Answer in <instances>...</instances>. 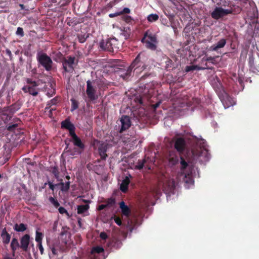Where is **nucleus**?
Instances as JSON below:
<instances>
[{
    "instance_id": "1",
    "label": "nucleus",
    "mask_w": 259,
    "mask_h": 259,
    "mask_svg": "<svg viewBox=\"0 0 259 259\" xmlns=\"http://www.w3.org/2000/svg\"><path fill=\"white\" fill-rule=\"evenodd\" d=\"M146 57L143 53H139L133 60L130 66L137 73L144 70L147 67L146 64Z\"/></svg>"
},
{
    "instance_id": "2",
    "label": "nucleus",
    "mask_w": 259,
    "mask_h": 259,
    "mask_svg": "<svg viewBox=\"0 0 259 259\" xmlns=\"http://www.w3.org/2000/svg\"><path fill=\"white\" fill-rule=\"evenodd\" d=\"M141 41L145 45L147 49L152 51H155L157 48L158 41L156 35L148 30L144 33Z\"/></svg>"
},
{
    "instance_id": "3",
    "label": "nucleus",
    "mask_w": 259,
    "mask_h": 259,
    "mask_svg": "<svg viewBox=\"0 0 259 259\" xmlns=\"http://www.w3.org/2000/svg\"><path fill=\"white\" fill-rule=\"evenodd\" d=\"M36 60L38 65L43 67L46 71H50L53 67V61L51 58L45 53L39 51L37 53Z\"/></svg>"
},
{
    "instance_id": "4",
    "label": "nucleus",
    "mask_w": 259,
    "mask_h": 259,
    "mask_svg": "<svg viewBox=\"0 0 259 259\" xmlns=\"http://www.w3.org/2000/svg\"><path fill=\"white\" fill-rule=\"evenodd\" d=\"M26 82L27 84L23 87L22 88V91L25 93H28L33 97L37 96L40 91V89L38 88V83L29 78L26 79Z\"/></svg>"
},
{
    "instance_id": "5",
    "label": "nucleus",
    "mask_w": 259,
    "mask_h": 259,
    "mask_svg": "<svg viewBox=\"0 0 259 259\" xmlns=\"http://www.w3.org/2000/svg\"><path fill=\"white\" fill-rule=\"evenodd\" d=\"M181 170L185 175L184 181L186 183L192 184L193 180L192 176V167L189 165L183 157H180Z\"/></svg>"
},
{
    "instance_id": "6",
    "label": "nucleus",
    "mask_w": 259,
    "mask_h": 259,
    "mask_svg": "<svg viewBox=\"0 0 259 259\" xmlns=\"http://www.w3.org/2000/svg\"><path fill=\"white\" fill-rule=\"evenodd\" d=\"M118 40L114 38L103 39L100 43L101 49L104 51L113 52L114 49H118Z\"/></svg>"
},
{
    "instance_id": "7",
    "label": "nucleus",
    "mask_w": 259,
    "mask_h": 259,
    "mask_svg": "<svg viewBox=\"0 0 259 259\" xmlns=\"http://www.w3.org/2000/svg\"><path fill=\"white\" fill-rule=\"evenodd\" d=\"M75 57L69 56L62 60L63 68L65 72L72 73L74 71Z\"/></svg>"
},
{
    "instance_id": "8",
    "label": "nucleus",
    "mask_w": 259,
    "mask_h": 259,
    "mask_svg": "<svg viewBox=\"0 0 259 259\" xmlns=\"http://www.w3.org/2000/svg\"><path fill=\"white\" fill-rule=\"evenodd\" d=\"M86 93L90 101H92L97 99V97H96V88L94 81L89 80L87 81Z\"/></svg>"
},
{
    "instance_id": "9",
    "label": "nucleus",
    "mask_w": 259,
    "mask_h": 259,
    "mask_svg": "<svg viewBox=\"0 0 259 259\" xmlns=\"http://www.w3.org/2000/svg\"><path fill=\"white\" fill-rule=\"evenodd\" d=\"M232 13V11L229 9H224L221 7H216L211 14V17L215 20L224 17L228 14Z\"/></svg>"
},
{
    "instance_id": "10",
    "label": "nucleus",
    "mask_w": 259,
    "mask_h": 259,
    "mask_svg": "<svg viewBox=\"0 0 259 259\" xmlns=\"http://www.w3.org/2000/svg\"><path fill=\"white\" fill-rule=\"evenodd\" d=\"M120 122L121 126L119 132L121 134L128 130L132 125L131 119L127 115H122L120 118Z\"/></svg>"
},
{
    "instance_id": "11",
    "label": "nucleus",
    "mask_w": 259,
    "mask_h": 259,
    "mask_svg": "<svg viewBox=\"0 0 259 259\" xmlns=\"http://www.w3.org/2000/svg\"><path fill=\"white\" fill-rule=\"evenodd\" d=\"M174 147L178 152L183 153L186 147V142L184 138H177L175 141Z\"/></svg>"
},
{
    "instance_id": "12",
    "label": "nucleus",
    "mask_w": 259,
    "mask_h": 259,
    "mask_svg": "<svg viewBox=\"0 0 259 259\" xmlns=\"http://www.w3.org/2000/svg\"><path fill=\"white\" fill-rule=\"evenodd\" d=\"M175 189V183L174 180L167 181L163 186V190L166 194L174 193Z\"/></svg>"
},
{
    "instance_id": "13",
    "label": "nucleus",
    "mask_w": 259,
    "mask_h": 259,
    "mask_svg": "<svg viewBox=\"0 0 259 259\" xmlns=\"http://www.w3.org/2000/svg\"><path fill=\"white\" fill-rule=\"evenodd\" d=\"M108 149V145L105 143H102L98 147V153L102 160H106L108 157L106 153Z\"/></svg>"
},
{
    "instance_id": "14",
    "label": "nucleus",
    "mask_w": 259,
    "mask_h": 259,
    "mask_svg": "<svg viewBox=\"0 0 259 259\" xmlns=\"http://www.w3.org/2000/svg\"><path fill=\"white\" fill-rule=\"evenodd\" d=\"M30 243V236L25 234L20 238V248L24 251H27Z\"/></svg>"
},
{
    "instance_id": "15",
    "label": "nucleus",
    "mask_w": 259,
    "mask_h": 259,
    "mask_svg": "<svg viewBox=\"0 0 259 259\" xmlns=\"http://www.w3.org/2000/svg\"><path fill=\"white\" fill-rule=\"evenodd\" d=\"M1 237L4 244L7 245L10 243L11 240V235L7 232L6 228L2 229Z\"/></svg>"
},
{
    "instance_id": "16",
    "label": "nucleus",
    "mask_w": 259,
    "mask_h": 259,
    "mask_svg": "<svg viewBox=\"0 0 259 259\" xmlns=\"http://www.w3.org/2000/svg\"><path fill=\"white\" fill-rule=\"evenodd\" d=\"M130 178H132L131 175H129L128 176H126L120 184V189L123 193H125L128 190V185L130 183Z\"/></svg>"
},
{
    "instance_id": "17",
    "label": "nucleus",
    "mask_w": 259,
    "mask_h": 259,
    "mask_svg": "<svg viewBox=\"0 0 259 259\" xmlns=\"http://www.w3.org/2000/svg\"><path fill=\"white\" fill-rule=\"evenodd\" d=\"M73 145L78 148L77 153L80 154L85 148L84 144L82 142L81 139L77 136L72 140Z\"/></svg>"
},
{
    "instance_id": "18",
    "label": "nucleus",
    "mask_w": 259,
    "mask_h": 259,
    "mask_svg": "<svg viewBox=\"0 0 259 259\" xmlns=\"http://www.w3.org/2000/svg\"><path fill=\"white\" fill-rule=\"evenodd\" d=\"M10 247L12 252V255L14 257L15 256L16 251L19 248H20V243H19L17 238L15 237L12 238L10 244Z\"/></svg>"
},
{
    "instance_id": "19",
    "label": "nucleus",
    "mask_w": 259,
    "mask_h": 259,
    "mask_svg": "<svg viewBox=\"0 0 259 259\" xmlns=\"http://www.w3.org/2000/svg\"><path fill=\"white\" fill-rule=\"evenodd\" d=\"M226 44V39L222 38L220 39L217 44L211 46L210 50L212 51H217L219 49L223 48Z\"/></svg>"
},
{
    "instance_id": "20",
    "label": "nucleus",
    "mask_w": 259,
    "mask_h": 259,
    "mask_svg": "<svg viewBox=\"0 0 259 259\" xmlns=\"http://www.w3.org/2000/svg\"><path fill=\"white\" fill-rule=\"evenodd\" d=\"M132 71L133 69L130 66L126 69H123V70L121 71L120 76L124 80H127L131 76Z\"/></svg>"
},
{
    "instance_id": "21",
    "label": "nucleus",
    "mask_w": 259,
    "mask_h": 259,
    "mask_svg": "<svg viewBox=\"0 0 259 259\" xmlns=\"http://www.w3.org/2000/svg\"><path fill=\"white\" fill-rule=\"evenodd\" d=\"M119 206L123 215L126 217H128L131 214V210L130 208L126 205H125L124 202L121 201L119 203Z\"/></svg>"
},
{
    "instance_id": "22",
    "label": "nucleus",
    "mask_w": 259,
    "mask_h": 259,
    "mask_svg": "<svg viewBox=\"0 0 259 259\" xmlns=\"http://www.w3.org/2000/svg\"><path fill=\"white\" fill-rule=\"evenodd\" d=\"M212 67H200L198 65H190L187 66L185 68V71L187 72L194 71V70H200L205 69H211Z\"/></svg>"
},
{
    "instance_id": "23",
    "label": "nucleus",
    "mask_w": 259,
    "mask_h": 259,
    "mask_svg": "<svg viewBox=\"0 0 259 259\" xmlns=\"http://www.w3.org/2000/svg\"><path fill=\"white\" fill-rule=\"evenodd\" d=\"M61 127L65 128L67 130H69L71 128L74 127V125L73 123H72L70 120L68 118L66 119L65 120L62 121L61 122Z\"/></svg>"
},
{
    "instance_id": "24",
    "label": "nucleus",
    "mask_w": 259,
    "mask_h": 259,
    "mask_svg": "<svg viewBox=\"0 0 259 259\" xmlns=\"http://www.w3.org/2000/svg\"><path fill=\"white\" fill-rule=\"evenodd\" d=\"M70 182L68 181L64 184L62 182V180H61V182L56 184V186H60V189L62 192H67L68 191L70 188Z\"/></svg>"
},
{
    "instance_id": "25",
    "label": "nucleus",
    "mask_w": 259,
    "mask_h": 259,
    "mask_svg": "<svg viewBox=\"0 0 259 259\" xmlns=\"http://www.w3.org/2000/svg\"><path fill=\"white\" fill-rule=\"evenodd\" d=\"M248 64L250 69L252 70V71L255 72V71H258V69L254 64V58L253 55L249 56Z\"/></svg>"
},
{
    "instance_id": "26",
    "label": "nucleus",
    "mask_w": 259,
    "mask_h": 259,
    "mask_svg": "<svg viewBox=\"0 0 259 259\" xmlns=\"http://www.w3.org/2000/svg\"><path fill=\"white\" fill-rule=\"evenodd\" d=\"M13 229L17 232H24L27 229V226L23 223H21L20 224H15Z\"/></svg>"
},
{
    "instance_id": "27",
    "label": "nucleus",
    "mask_w": 259,
    "mask_h": 259,
    "mask_svg": "<svg viewBox=\"0 0 259 259\" xmlns=\"http://www.w3.org/2000/svg\"><path fill=\"white\" fill-rule=\"evenodd\" d=\"M10 106L11 108V113L13 114L20 109L21 107V104L19 101H17Z\"/></svg>"
},
{
    "instance_id": "28",
    "label": "nucleus",
    "mask_w": 259,
    "mask_h": 259,
    "mask_svg": "<svg viewBox=\"0 0 259 259\" xmlns=\"http://www.w3.org/2000/svg\"><path fill=\"white\" fill-rule=\"evenodd\" d=\"M90 206L88 204L80 205L77 206V213L78 214H82L87 211Z\"/></svg>"
},
{
    "instance_id": "29",
    "label": "nucleus",
    "mask_w": 259,
    "mask_h": 259,
    "mask_svg": "<svg viewBox=\"0 0 259 259\" xmlns=\"http://www.w3.org/2000/svg\"><path fill=\"white\" fill-rule=\"evenodd\" d=\"M122 31V32L121 33V34L124 36L125 39H128L131 33V29L129 27H124Z\"/></svg>"
},
{
    "instance_id": "30",
    "label": "nucleus",
    "mask_w": 259,
    "mask_h": 259,
    "mask_svg": "<svg viewBox=\"0 0 259 259\" xmlns=\"http://www.w3.org/2000/svg\"><path fill=\"white\" fill-rule=\"evenodd\" d=\"M158 18V15L156 14H150L147 17L148 21L151 22L156 21Z\"/></svg>"
},
{
    "instance_id": "31",
    "label": "nucleus",
    "mask_w": 259,
    "mask_h": 259,
    "mask_svg": "<svg viewBox=\"0 0 259 259\" xmlns=\"http://www.w3.org/2000/svg\"><path fill=\"white\" fill-rule=\"evenodd\" d=\"M71 111H73L74 110L77 109L78 107V102L74 99H71Z\"/></svg>"
},
{
    "instance_id": "32",
    "label": "nucleus",
    "mask_w": 259,
    "mask_h": 259,
    "mask_svg": "<svg viewBox=\"0 0 259 259\" xmlns=\"http://www.w3.org/2000/svg\"><path fill=\"white\" fill-rule=\"evenodd\" d=\"M43 234L41 232L36 231L35 241L37 243L42 242Z\"/></svg>"
},
{
    "instance_id": "33",
    "label": "nucleus",
    "mask_w": 259,
    "mask_h": 259,
    "mask_svg": "<svg viewBox=\"0 0 259 259\" xmlns=\"http://www.w3.org/2000/svg\"><path fill=\"white\" fill-rule=\"evenodd\" d=\"M106 205H107V207H110L112 206H113L115 203V200L113 198H110L107 199L106 201Z\"/></svg>"
},
{
    "instance_id": "34",
    "label": "nucleus",
    "mask_w": 259,
    "mask_h": 259,
    "mask_svg": "<svg viewBox=\"0 0 259 259\" xmlns=\"http://www.w3.org/2000/svg\"><path fill=\"white\" fill-rule=\"evenodd\" d=\"M104 249L101 246H96L94 247L92 250V254H94L95 253H100L104 252Z\"/></svg>"
},
{
    "instance_id": "35",
    "label": "nucleus",
    "mask_w": 259,
    "mask_h": 259,
    "mask_svg": "<svg viewBox=\"0 0 259 259\" xmlns=\"http://www.w3.org/2000/svg\"><path fill=\"white\" fill-rule=\"evenodd\" d=\"M49 201L56 208H58L60 204L58 202V200L54 198V197H50L49 199Z\"/></svg>"
},
{
    "instance_id": "36",
    "label": "nucleus",
    "mask_w": 259,
    "mask_h": 259,
    "mask_svg": "<svg viewBox=\"0 0 259 259\" xmlns=\"http://www.w3.org/2000/svg\"><path fill=\"white\" fill-rule=\"evenodd\" d=\"M145 163V160H138L137 164L135 166V168L137 169H141L143 168L144 165Z\"/></svg>"
},
{
    "instance_id": "37",
    "label": "nucleus",
    "mask_w": 259,
    "mask_h": 259,
    "mask_svg": "<svg viewBox=\"0 0 259 259\" xmlns=\"http://www.w3.org/2000/svg\"><path fill=\"white\" fill-rule=\"evenodd\" d=\"M51 172L54 175V177L56 179H58L59 172L58 171L57 166H54L52 168Z\"/></svg>"
},
{
    "instance_id": "38",
    "label": "nucleus",
    "mask_w": 259,
    "mask_h": 259,
    "mask_svg": "<svg viewBox=\"0 0 259 259\" xmlns=\"http://www.w3.org/2000/svg\"><path fill=\"white\" fill-rule=\"evenodd\" d=\"M58 103V98L56 97L48 102V105H56Z\"/></svg>"
},
{
    "instance_id": "39",
    "label": "nucleus",
    "mask_w": 259,
    "mask_h": 259,
    "mask_svg": "<svg viewBox=\"0 0 259 259\" xmlns=\"http://www.w3.org/2000/svg\"><path fill=\"white\" fill-rule=\"evenodd\" d=\"M75 126L70 130H68L69 132V135L72 138V140L77 137L75 133Z\"/></svg>"
},
{
    "instance_id": "40",
    "label": "nucleus",
    "mask_w": 259,
    "mask_h": 259,
    "mask_svg": "<svg viewBox=\"0 0 259 259\" xmlns=\"http://www.w3.org/2000/svg\"><path fill=\"white\" fill-rule=\"evenodd\" d=\"M169 161L172 164L175 165L179 161L178 157L177 156L170 157L169 159Z\"/></svg>"
},
{
    "instance_id": "41",
    "label": "nucleus",
    "mask_w": 259,
    "mask_h": 259,
    "mask_svg": "<svg viewBox=\"0 0 259 259\" xmlns=\"http://www.w3.org/2000/svg\"><path fill=\"white\" fill-rule=\"evenodd\" d=\"M87 37H88V36H85V35H78V36H77L78 41L80 43L84 42L85 41Z\"/></svg>"
},
{
    "instance_id": "42",
    "label": "nucleus",
    "mask_w": 259,
    "mask_h": 259,
    "mask_svg": "<svg viewBox=\"0 0 259 259\" xmlns=\"http://www.w3.org/2000/svg\"><path fill=\"white\" fill-rule=\"evenodd\" d=\"M17 126H18V124L16 123L10 124L7 126V129L9 131L12 132V131H14Z\"/></svg>"
},
{
    "instance_id": "43",
    "label": "nucleus",
    "mask_w": 259,
    "mask_h": 259,
    "mask_svg": "<svg viewBox=\"0 0 259 259\" xmlns=\"http://www.w3.org/2000/svg\"><path fill=\"white\" fill-rule=\"evenodd\" d=\"M122 20H123L126 23H130L131 22L132 19L130 16H122Z\"/></svg>"
},
{
    "instance_id": "44",
    "label": "nucleus",
    "mask_w": 259,
    "mask_h": 259,
    "mask_svg": "<svg viewBox=\"0 0 259 259\" xmlns=\"http://www.w3.org/2000/svg\"><path fill=\"white\" fill-rule=\"evenodd\" d=\"M16 33L17 35H20L21 36H23L24 35L23 29L21 27H18Z\"/></svg>"
},
{
    "instance_id": "45",
    "label": "nucleus",
    "mask_w": 259,
    "mask_h": 259,
    "mask_svg": "<svg viewBox=\"0 0 259 259\" xmlns=\"http://www.w3.org/2000/svg\"><path fill=\"white\" fill-rule=\"evenodd\" d=\"M58 210H59V212L61 214H64V213H65L67 215H69V213L68 212V211H67V210L63 207H60L59 208H58Z\"/></svg>"
},
{
    "instance_id": "46",
    "label": "nucleus",
    "mask_w": 259,
    "mask_h": 259,
    "mask_svg": "<svg viewBox=\"0 0 259 259\" xmlns=\"http://www.w3.org/2000/svg\"><path fill=\"white\" fill-rule=\"evenodd\" d=\"M131 10L128 8H124L121 11L119 12L120 15H121L123 14H129Z\"/></svg>"
},
{
    "instance_id": "47",
    "label": "nucleus",
    "mask_w": 259,
    "mask_h": 259,
    "mask_svg": "<svg viewBox=\"0 0 259 259\" xmlns=\"http://www.w3.org/2000/svg\"><path fill=\"white\" fill-rule=\"evenodd\" d=\"M205 60L207 62H211L212 64H215V58L212 57H207Z\"/></svg>"
},
{
    "instance_id": "48",
    "label": "nucleus",
    "mask_w": 259,
    "mask_h": 259,
    "mask_svg": "<svg viewBox=\"0 0 259 259\" xmlns=\"http://www.w3.org/2000/svg\"><path fill=\"white\" fill-rule=\"evenodd\" d=\"M114 221L118 226H121L122 225V221L119 217H115L114 218Z\"/></svg>"
},
{
    "instance_id": "49",
    "label": "nucleus",
    "mask_w": 259,
    "mask_h": 259,
    "mask_svg": "<svg viewBox=\"0 0 259 259\" xmlns=\"http://www.w3.org/2000/svg\"><path fill=\"white\" fill-rule=\"evenodd\" d=\"M37 246L40 251V254H43L44 252V249L42 245V242L37 243Z\"/></svg>"
},
{
    "instance_id": "50",
    "label": "nucleus",
    "mask_w": 259,
    "mask_h": 259,
    "mask_svg": "<svg viewBox=\"0 0 259 259\" xmlns=\"http://www.w3.org/2000/svg\"><path fill=\"white\" fill-rule=\"evenodd\" d=\"M100 237L102 239L106 240L108 238V235L105 232H103L100 233Z\"/></svg>"
},
{
    "instance_id": "51",
    "label": "nucleus",
    "mask_w": 259,
    "mask_h": 259,
    "mask_svg": "<svg viewBox=\"0 0 259 259\" xmlns=\"http://www.w3.org/2000/svg\"><path fill=\"white\" fill-rule=\"evenodd\" d=\"M107 205L106 204H101V205H100L99 206H98V210L100 211V210H102L106 208H107Z\"/></svg>"
},
{
    "instance_id": "52",
    "label": "nucleus",
    "mask_w": 259,
    "mask_h": 259,
    "mask_svg": "<svg viewBox=\"0 0 259 259\" xmlns=\"http://www.w3.org/2000/svg\"><path fill=\"white\" fill-rule=\"evenodd\" d=\"M48 184H49V188L51 190H52V191H54V189H55V186H56L54 185V184H53V183L52 182H51L50 181H49L48 182Z\"/></svg>"
},
{
    "instance_id": "53",
    "label": "nucleus",
    "mask_w": 259,
    "mask_h": 259,
    "mask_svg": "<svg viewBox=\"0 0 259 259\" xmlns=\"http://www.w3.org/2000/svg\"><path fill=\"white\" fill-rule=\"evenodd\" d=\"M119 15H120V13H119V12H116V13H115L110 14L109 15V16L110 18H113V17L119 16Z\"/></svg>"
},
{
    "instance_id": "54",
    "label": "nucleus",
    "mask_w": 259,
    "mask_h": 259,
    "mask_svg": "<svg viewBox=\"0 0 259 259\" xmlns=\"http://www.w3.org/2000/svg\"><path fill=\"white\" fill-rule=\"evenodd\" d=\"M10 99H11V96H10L9 93H8V95H7V104H9L10 103Z\"/></svg>"
},
{
    "instance_id": "55",
    "label": "nucleus",
    "mask_w": 259,
    "mask_h": 259,
    "mask_svg": "<svg viewBox=\"0 0 259 259\" xmlns=\"http://www.w3.org/2000/svg\"><path fill=\"white\" fill-rule=\"evenodd\" d=\"M54 94H55L54 91H53V92H51V93L47 92V96L49 97H52Z\"/></svg>"
},
{
    "instance_id": "56",
    "label": "nucleus",
    "mask_w": 259,
    "mask_h": 259,
    "mask_svg": "<svg viewBox=\"0 0 259 259\" xmlns=\"http://www.w3.org/2000/svg\"><path fill=\"white\" fill-rule=\"evenodd\" d=\"M3 9H4V8L3 7H1V8H0V13L8 12V10H3Z\"/></svg>"
},
{
    "instance_id": "57",
    "label": "nucleus",
    "mask_w": 259,
    "mask_h": 259,
    "mask_svg": "<svg viewBox=\"0 0 259 259\" xmlns=\"http://www.w3.org/2000/svg\"><path fill=\"white\" fill-rule=\"evenodd\" d=\"M136 100H137V101L138 102V103H139L140 104H143V101H142V99L141 98H136Z\"/></svg>"
},
{
    "instance_id": "58",
    "label": "nucleus",
    "mask_w": 259,
    "mask_h": 259,
    "mask_svg": "<svg viewBox=\"0 0 259 259\" xmlns=\"http://www.w3.org/2000/svg\"><path fill=\"white\" fill-rule=\"evenodd\" d=\"M52 252L53 254L56 255L57 254V251L56 249L54 247H52L51 249Z\"/></svg>"
},
{
    "instance_id": "59",
    "label": "nucleus",
    "mask_w": 259,
    "mask_h": 259,
    "mask_svg": "<svg viewBox=\"0 0 259 259\" xmlns=\"http://www.w3.org/2000/svg\"><path fill=\"white\" fill-rule=\"evenodd\" d=\"M150 75V74H148V73H145L144 75H143L141 79H144L145 78H146L147 76H148L149 75Z\"/></svg>"
},
{
    "instance_id": "60",
    "label": "nucleus",
    "mask_w": 259,
    "mask_h": 259,
    "mask_svg": "<svg viewBox=\"0 0 259 259\" xmlns=\"http://www.w3.org/2000/svg\"><path fill=\"white\" fill-rule=\"evenodd\" d=\"M160 104V102L156 103L155 104L153 105V108L154 109H156L159 106Z\"/></svg>"
},
{
    "instance_id": "61",
    "label": "nucleus",
    "mask_w": 259,
    "mask_h": 259,
    "mask_svg": "<svg viewBox=\"0 0 259 259\" xmlns=\"http://www.w3.org/2000/svg\"><path fill=\"white\" fill-rule=\"evenodd\" d=\"M6 53L7 55H8L9 56H11L12 55V53H11V52L10 50L9 49H7L6 50Z\"/></svg>"
},
{
    "instance_id": "62",
    "label": "nucleus",
    "mask_w": 259,
    "mask_h": 259,
    "mask_svg": "<svg viewBox=\"0 0 259 259\" xmlns=\"http://www.w3.org/2000/svg\"><path fill=\"white\" fill-rule=\"evenodd\" d=\"M81 219L80 218H78V220H77V222H78V225L81 227Z\"/></svg>"
},
{
    "instance_id": "63",
    "label": "nucleus",
    "mask_w": 259,
    "mask_h": 259,
    "mask_svg": "<svg viewBox=\"0 0 259 259\" xmlns=\"http://www.w3.org/2000/svg\"><path fill=\"white\" fill-rule=\"evenodd\" d=\"M52 105H48V104H47V106H46V108H45V110H49V109H50H50H51V107H52Z\"/></svg>"
},
{
    "instance_id": "64",
    "label": "nucleus",
    "mask_w": 259,
    "mask_h": 259,
    "mask_svg": "<svg viewBox=\"0 0 259 259\" xmlns=\"http://www.w3.org/2000/svg\"><path fill=\"white\" fill-rule=\"evenodd\" d=\"M4 259H13V258L10 257L9 255H6L4 257Z\"/></svg>"
}]
</instances>
